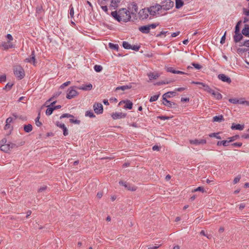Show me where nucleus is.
Segmentation results:
<instances>
[{"label":"nucleus","instance_id":"nucleus-1","mask_svg":"<svg viewBox=\"0 0 249 249\" xmlns=\"http://www.w3.org/2000/svg\"><path fill=\"white\" fill-rule=\"evenodd\" d=\"M110 16L119 22L121 21L127 22L131 19L130 12L126 8H121L118 10L112 11L110 13Z\"/></svg>","mask_w":249,"mask_h":249},{"label":"nucleus","instance_id":"nucleus-2","mask_svg":"<svg viewBox=\"0 0 249 249\" xmlns=\"http://www.w3.org/2000/svg\"><path fill=\"white\" fill-rule=\"evenodd\" d=\"M155 12L150 11L149 7H147L140 10L138 12V16L140 20H144L147 19L149 16L150 15L149 18L151 19L155 17Z\"/></svg>","mask_w":249,"mask_h":249},{"label":"nucleus","instance_id":"nucleus-3","mask_svg":"<svg viewBox=\"0 0 249 249\" xmlns=\"http://www.w3.org/2000/svg\"><path fill=\"white\" fill-rule=\"evenodd\" d=\"M160 6H158V9L160 8L165 11L171 9L174 5V2L171 0H164L161 3Z\"/></svg>","mask_w":249,"mask_h":249},{"label":"nucleus","instance_id":"nucleus-4","mask_svg":"<svg viewBox=\"0 0 249 249\" xmlns=\"http://www.w3.org/2000/svg\"><path fill=\"white\" fill-rule=\"evenodd\" d=\"M14 73L19 80L23 79L25 76L24 70L20 66H18L14 69Z\"/></svg>","mask_w":249,"mask_h":249},{"label":"nucleus","instance_id":"nucleus-5","mask_svg":"<svg viewBox=\"0 0 249 249\" xmlns=\"http://www.w3.org/2000/svg\"><path fill=\"white\" fill-rule=\"evenodd\" d=\"M77 86H72L68 89L66 95L67 99H71L78 95V92L75 90L76 89H77Z\"/></svg>","mask_w":249,"mask_h":249},{"label":"nucleus","instance_id":"nucleus-6","mask_svg":"<svg viewBox=\"0 0 249 249\" xmlns=\"http://www.w3.org/2000/svg\"><path fill=\"white\" fill-rule=\"evenodd\" d=\"M1 47H2L3 50H8L9 49L14 48L15 45L10 41H3L1 42V44L0 45V48Z\"/></svg>","mask_w":249,"mask_h":249},{"label":"nucleus","instance_id":"nucleus-7","mask_svg":"<svg viewBox=\"0 0 249 249\" xmlns=\"http://www.w3.org/2000/svg\"><path fill=\"white\" fill-rule=\"evenodd\" d=\"M7 142V139L5 138H3L0 141V149L5 153H9L10 151V148L6 146V143Z\"/></svg>","mask_w":249,"mask_h":249},{"label":"nucleus","instance_id":"nucleus-8","mask_svg":"<svg viewBox=\"0 0 249 249\" xmlns=\"http://www.w3.org/2000/svg\"><path fill=\"white\" fill-rule=\"evenodd\" d=\"M25 62L30 63L31 64H33L35 65V64L36 63V55L35 52L34 50L32 51L31 54L28 58H26L24 60Z\"/></svg>","mask_w":249,"mask_h":249},{"label":"nucleus","instance_id":"nucleus-9","mask_svg":"<svg viewBox=\"0 0 249 249\" xmlns=\"http://www.w3.org/2000/svg\"><path fill=\"white\" fill-rule=\"evenodd\" d=\"M119 184L124 186L125 188H126L129 191H135L136 190L137 188L136 186L134 185L131 186L130 184L123 180H120L119 181Z\"/></svg>","mask_w":249,"mask_h":249},{"label":"nucleus","instance_id":"nucleus-10","mask_svg":"<svg viewBox=\"0 0 249 249\" xmlns=\"http://www.w3.org/2000/svg\"><path fill=\"white\" fill-rule=\"evenodd\" d=\"M93 109L95 112L97 114H102L103 112V107L101 103H95L93 105Z\"/></svg>","mask_w":249,"mask_h":249},{"label":"nucleus","instance_id":"nucleus-11","mask_svg":"<svg viewBox=\"0 0 249 249\" xmlns=\"http://www.w3.org/2000/svg\"><path fill=\"white\" fill-rule=\"evenodd\" d=\"M243 36L242 32L241 33L240 32H234V35L233 36V41L235 43L239 42L243 39Z\"/></svg>","mask_w":249,"mask_h":249},{"label":"nucleus","instance_id":"nucleus-12","mask_svg":"<svg viewBox=\"0 0 249 249\" xmlns=\"http://www.w3.org/2000/svg\"><path fill=\"white\" fill-rule=\"evenodd\" d=\"M127 114L123 112H114L111 114V117L113 120H117L126 117Z\"/></svg>","mask_w":249,"mask_h":249},{"label":"nucleus","instance_id":"nucleus-13","mask_svg":"<svg viewBox=\"0 0 249 249\" xmlns=\"http://www.w3.org/2000/svg\"><path fill=\"white\" fill-rule=\"evenodd\" d=\"M128 9L131 10L130 15H136V13L138 12V7L137 3L135 2H132L130 6L128 7Z\"/></svg>","mask_w":249,"mask_h":249},{"label":"nucleus","instance_id":"nucleus-14","mask_svg":"<svg viewBox=\"0 0 249 249\" xmlns=\"http://www.w3.org/2000/svg\"><path fill=\"white\" fill-rule=\"evenodd\" d=\"M189 142L191 144L194 145H200V144H206L207 142V141L206 139H195V140H190L189 141Z\"/></svg>","mask_w":249,"mask_h":249},{"label":"nucleus","instance_id":"nucleus-15","mask_svg":"<svg viewBox=\"0 0 249 249\" xmlns=\"http://www.w3.org/2000/svg\"><path fill=\"white\" fill-rule=\"evenodd\" d=\"M218 78L222 81L226 82L228 84H230L231 82V80L230 77L225 75V74H218Z\"/></svg>","mask_w":249,"mask_h":249},{"label":"nucleus","instance_id":"nucleus-16","mask_svg":"<svg viewBox=\"0 0 249 249\" xmlns=\"http://www.w3.org/2000/svg\"><path fill=\"white\" fill-rule=\"evenodd\" d=\"M162 104L168 107L172 108L173 106L176 107L178 106L177 104L175 102H171L168 100L167 99H162Z\"/></svg>","mask_w":249,"mask_h":249},{"label":"nucleus","instance_id":"nucleus-17","mask_svg":"<svg viewBox=\"0 0 249 249\" xmlns=\"http://www.w3.org/2000/svg\"><path fill=\"white\" fill-rule=\"evenodd\" d=\"M121 2V0H111V3L109 6L110 9H116Z\"/></svg>","mask_w":249,"mask_h":249},{"label":"nucleus","instance_id":"nucleus-18","mask_svg":"<svg viewBox=\"0 0 249 249\" xmlns=\"http://www.w3.org/2000/svg\"><path fill=\"white\" fill-rule=\"evenodd\" d=\"M191 83L193 84L201 85L204 88V90L207 92L210 91V90L211 89L209 86L202 82L192 81Z\"/></svg>","mask_w":249,"mask_h":249},{"label":"nucleus","instance_id":"nucleus-19","mask_svg":"<svg viewBox=\"0 0 249 249\" xmlns=\"http://www.w3.org/2000/svg\"><path fill=\"white\" fill-rule=\"evenodd\" d=\"M92 89V85L90 83H89L87 85H83L81 86H79L77 87V89H81L83 90H90Z\"/></svg>","mask_w":249,"mask_h":249},{"label":"nucleus","instance_id":"nucleus-20","mask_svg":"<svg viewBox=\"0 0 249 249\" xmlns=\"http://www.w3.org/2000/svg\"><path fill=\"white\" fill-rule=\"evenodd\" d=\"M244 127L245 125L244 124H236L235 123H232L231 126V129L232 130H242L244 128Z\"/></svg>","mask_w":249,"mask_h":249},{"label":"nucleus","instance_id":"nucleus-21","mask_svg":"<svg viewBox=\"0 0 249 249\" xmlns=\"http://www.w3.org/2000/svg\"><path fill=\"white\" fill-rule=\"evenodd\" d=\"M139 30L143 34H148L150 32V29L148 25L140 26Z\"/></svg>","mask_w":249,"mask_h":249},{"label":"nucleus","instance_id":"nucleus-22","mask_svg":"<svg viewBox=\"0 0 249 249\" xmlns=\"http://www.w3.org/2000/svg\"><path fill=\"white\" fill-rule=\"evenodd\" d=\"M158 6H160V4L156 3L155 5L151 6L149 7L150 11H151L152 12L154 11L155 12V17L156 16L157 14V13L159 12V11H160L161 9L160 8L158 9ZM159 14V13H158V14Z\"/></svg>","mask_w":249,"mask_h":249},{"label":"nucleus","instance_id":"nucleus-23","mask_svg":"<svg viewBox=\"0 0 249 249\" xmlns=\"http://www.w3.org/2000/svg\"><path fill=\"white\" fill-rule=\"evenodd\" d=\"M176 92L175 91H168L163 94L162 99H167L176 96Z\"/></svg>","mask_w":249,"mask_h":249},{"label":"nucleus","instance_id":"nucleus-24","mask_svg":"<svg viewBox=\"0 0 249 249\" xmlns=\"http://www.w3.org/2000/svg\"><path fill=\"white\" fill-rule=\"evenodd\" d=\"M131 88H132V85H131V84L130 83L129 85H124V86L117 87L115 89V91H117L118 90H120V89H121L122 90H125L126 89H130Z\"/></svg>","mask_w":249,"mask_h":249},{"label":"nucleus","instance_id":"nucleus-25","mask_svg":"<svg viewBox=\"0 0 249 249\" xmlns=\"http://www.w3.org/2000/svg\"><path fill=\"white\" fill-rule=\"evenodd\" d=\"M125 105L124 107L125 109H131L133 107V103L129 100H125Z\"/></svg>","mask_w":249,"mask_h":249},{"label":"nucleus","instance_id":"nucleus-26","mask_svg":"<svg viewBox=\"0 0 249 249\" xmlns=\"http://www.w3.org/2000/svg\"><path fill=\"white\" fill-rule=\"evenodd\" d=\"M242 32L244 36L249 37V26L245 24L244 28L242 30Z\"/></svg>","mask_w":249,"mask_h":249},{"label":"nucleus","instance_id":"nucleus-27","mask_svg":"<svg viewBox=\"0 0 249 249\" xmlns=\"http://www.w3.org/2000/svg\"><path fill=\"white\" fill-rule=\"evenodd\" d=\"M173 82H174V80H171V79H169L168 80H162V81H159V82H157V83L154 84V85H157V86H160V85H163V84H170V83H172Z\"/></svg>","mask_w":249,"mask_h":249},{"label":"nucleus","instance_id":"nucleus-28","mask_svg":"<svg viewBox=\"0 0 249 249\" xmlns=\"http://www.w3.org/2000/svg\"><path fill=\"white\" fill-rule=\"evenodd\" d=\"M184 5V2L182 0H175L176 8L178 9Z\"/></svg>","mask_w":249,"mask_h":249},{"label":"nucleus","instance_id":"nucleus-29","mask_svg":"<svg viewBox=\"0 0 249 249\" xmlns=\"http://www.w3.org/2000/svg\"><path fill=\"white\" fill-rule=\"evenodd\" d=\"M24 131L26 133L30 132L33 129V126L31 124H25L23 126Z\"/></svg>","mask_w":249,"mask_h":249},{"label":"nucleus","instance_id":"nucleus-30","mask_svg":"<svg viewBox=\"0 0 249 249\" xmlns=\"http://www.w3.org/2000/svg\"><path fill=\"white\" fill-rule=\"evenodd\" d=\"M224 120L223 116L222 115L215 116L213 117V121L216 122H220Z\"/></svg>","mask_w":249,"mask_h":249},{"label":"nucleus","instance_id":"nucleus-31","mask_svg":"<svg viewBox=\"0 0 249 249\" xmlns=\"http://www.w3.org/2000/svg\"><path fill=\"white\" fill-rule=\"evenodd\" d=\"M148 76L149 77L150 80L156 79L160 75L158 73H155L154 72H150L148 74Z\"/></svg>","mask_w":249,"mask_h":249},{"label":"nucleus","instance_id":"nucleus-32","mask_svg":"<svg viewBox=\"0 0 249 249\" xmlns=\"http://www.w3.org/2000/svg\"><path fill=\"white\" fill-rule=\"evenodd\" d=\"M229 142L228 140H223L221 141H218L217 142V146L223 145L224 146H227L229 145Z\"/></svg>","mask_w":249,"mask_h":249},{"label":"nucleus","instance_id":"nucleus-33","mask_svg":"<svg viewBox=\"0 0 249 249\" xmlns=\"http://www.w3.org/2000/svg\"><path fill=\"white\" fill-rule=\"evenodd\" d=\"M108 47L112 50H116L117 51L119 50V45L117 44H114L112 43H109Z\"/></svg>","mask_w":249,"mask_h":249},{"label":"nucleus","instance_id":"nucleus-34","mask_svg":"<svg viewBox=\"0 0 249 249\" xmlns=\"http://www.w3.org/2000/svg\"><path fill=\"white\" fill-rule=\"evenodd\" d=\"M24 144V142H21L19 144H17L16 143H12V142H10V146H11V150L13 149H15V148H18V147L20 146H22L23 145V144Z\"/></svg>","mask_w":249,"mask_h":249},{"label":"nucleus","instance_id":"nucleus-35","mask_svg":"<svg viewBox=\"0 0 249 249\" xmlns=\"http://www.w3.org/2000/svg\"><path fill=\"white\" fill-rule=\"evenodd\" d=\"M40 117V112H39L38 113L37 117L35 119V123H36V124L37 126H40L42 124V123L39 121Z\"/></svg>","mask_w":249,"mask_h":249},{"label":"nucleus","instance_id":"nucleus-36","mask_svg":"<svg viewBox=\"0 0 249 249\" xmlns=\"http://www.w3.org/2000/svg\"><path fill=\"white\" fill-rule=\"evenodd\" d=\"M13 85L14 83L9 82L5 86V87L3 88V89L9 91L12 89Z\"/></svg>","mask_w":249,"mask_h":249},{"label":"nucleus","instance_id":"nucleus-37","mask_svg":"<svg viewBox=\"0 0 249 249\" xmlns=\"http://www.w3.org/2000/svg\"><path fill=\"white\" fill-rule=\"evenodd\" d=\"M44 12V10L41 5L37 6L36 7V14H41Z\"/></svg>","mask_w":249,"mask_h":249},{"label":"nucleus","instance_id":"nucleus-38","mask_svg":"<svg viewBox=\"0 0 249 249\" xmlns=\"http://www.w3.org/2000/svg\"><path fill=\"white\" fill-rule=\"evenodd\" d=\"M4 128L5 130H7L10 129L9 132L7 134V135H9L11 133V131L13 129V127L10 125V124H5Z\"/></svg>","mask_w":249,"mask_h":249},{"label":"nucleus","instance_id":"nucleus-39","mask_svg":"<svg viewBox=\"0 0 249 249\" xmlns=\"http://www.w3.org/2000/svg\"><path fill=\"white\" fill-rule=\"evenodd\" d=\"M47 109L46 110V114L48 116L51 115L53 111H54L53 107H50L48 106Z\"/></svg>","mask_w":249,"mask_h":249},{"label":"nucleus","instance_id":"nucleus-40","mask_svg":"<svg viewBox=\"0 0 249 249\" xmlns=\"http://www.w3.org/2000/svg\"><path fill=\"white\" fill-rule=\"evenodd\" d=\"M242 24V20L238 21L235 27L234 32H240V25Z\"/></svg>","mask_w":249,"mask_h":249},{"label":"nucleus","instance_id":"nucleus-41","mask_svg":"<svg viewBox=\"0 0 249 249\" xmlns=\"http://www.w3.org/2000/svg\"><path fill=\"white\" fill-rule=\"evenodd\" d=\"M122 45L125 49H130L131 48V45L127 41H123Z\"/></svg>","mask_w":249,"mask_h":249},{"label":"nucleus","instance_id":"nucleus-42","mask_svg":"<svg viewBox=\"0 0 249 249\" xmlns=\"http://www.w3.org/2000/svg\"><path fill=\"white\" fill-rule=\"evenodd\" d=\"M94 71L97 72H101L103 70V67L101 65H95L94 66Z\"/></svg>","mask_w":249,"mask_h":249},{"label":"nucleus","instance_id":"nucleus-43","mask_svg":"<svg viewBox=\"0 0 249 249\" xmlns=\"http://www.w3.org/2000/svg\"><path fill=\"white\" fill-rule=\"evenodd\" d=\"M85 115L86 116H89L90 118H94L95 117V115H94V113L91 110H89L86 111Z\"/></svg>","mask_w":249,"mask_h":249},{"label":"nucleus","instance_id":"nucleus-44","mask_svg":"<svg viewBox=\"0 0 249 249\" xmlns=\"http://www.w3.org/2000/svg\"><path fill=\"white\" fill-rule=\"evenodd\" d=\"M201 192L202 193H204L206 191H205L204 187H203L202 186H199L197 188H196V189H195L193 190H192V192Z\"/></svg>","mask_w":249,"mask_h":249},{"label":"nucleus","instance_id":"nucleus-45","mask_svg":"<svg viewBox=\"0 0 249 249\" xmlns=\"http://www.w3.org/2000/svg\"><path fill=\"white\" fill-rule=\"evenodd\" d=\"M160 95V93L157 94V95H155L153 96H151L149 99V102H153L157 101Z\"/></svg>","mask_w":249,"mask_h":249},{"label":"nucleus","instance_id":"nucleus-46","mask_svg":"<svg viewBox=\"0 0 249 249\" xmlns=\"http://www.w3.org/2000/svg\"><path fill=\"white\" fill-rule=\"evenodd\" d=\"M239 138V136L238 135H235L234 136H233L232 137L228 138V142H232L234 141L235 140H237Z\"/></svg>","mask_w":249,"mask_h":249},{"label":"nucleus","instance_id":"nucleus-47","mask_svg":"<svg viewBox=\"0 0 249 249\" xmlns=\"http://www.w3.org/2000/svg\"><path fill=\"white\" fill-rule=\"evenodd\" d=\"M217 100H221L222 98V95L221 93L218 92H215L214 94L213 95Z\"/></svg>","mask_w":249,"mask_h":249},{"label":"nucleus","instance_id":"nucleus-48","mask_svg":"<svg viewBox=\"0 0 249 249\" xmlns=\"http://www.w3.org/2000/svg\"><path fill=\"white\" fill-rule=\"evenodd\" d=\"M249 50V49L247 48H239L237 49V53H242L245 52H247Z\"/></svg>","mask_w":249,"mask_h":249},{"label":"nucleus","instance_id":"nucleus-49","mask_svg":"<svg viewBox=\"0 0 249 249\" xmlns=\"http://www.w3.org/2000/svg\"><path fill=\"white\" fill-rule=\"evenodd\" d=\"M64 118H73L74 116L72 115H71L69 113H64V114H63L60 117V119Z\"/></svg>","mask_w":249,"mask_h":249},{"label":"nucleus","instance_id":"nucleus-50","mask_svg":"<svg viewBox=\"0 0 249 249\" xmlns=\"http://www.w3.org/2000/svg\"><path fill=\"white\" fill-rule=\"evenodd\" d=\"M229 101L232 104H237L239 102V99L237 98H231L229 99Z\"/></svg>","mask_w":249,"mask_h":249},{"label":"nucleus","instance_id":"nucleus-51","mask_svg":"<svg viewBox=\"0 0 249 249\" xmlns=\"http://www.w3.org/2000/svg\"><path fill=\"white\" fill-rule=\"evenodd\" d=\"M192 65L194 67V68L197 70H200L202 68V66L199 64L196 63L195 62L192 63Z\"/></svg>","mask_w":249,"mask_h":249},{"label":"nucleus","instance_id":"nucleus-52","mask_svg":"<svg viewBox=\"0 0 249 249\" xmlns=\"http://www.w3.org/2000/svg\"><path fill=\"white\" fill-rule=\"evenodd\" d=\"M70 122L71 123L79 124H80L81 121H80V120H79L77 119H73L72 118H71L70 119Z\"/></svg>","mask_w":249,"mask_h":249},{"label":"nucleus","instance_id":"nucleus-53","mask_svg":"<svg viewBox=\"0 0 249 249\" xmlns=\"http://www.w3.org/2000/svg\"><path fill=\"white\" fill-rule=\"evenodd\" d=\"M159 25V23H152V24L148 25L150 29H155Z\"/></svg>","mask_w":249,"mask_h":249},{"label":"nucleus","instance_id":"nucleus-54","mask_svg":"<svg viewBox=\"0 0 249 249\" xmlns=\"http://www.w3.org/2000/svg\"><path fill=\"white\" fill-rule=\"evenodd\" d=\"M74 9L73 7L71 5L70 7V15L71 18H73L74 17Z\"/></svg>","mask_w":249,"mask_h":249},{"label":"nucleus","instance_id":"nucleus-55","mask_svg":"<svg viewBox=\"0 0 249 249\" xmlns=\"http://www.w3.org/2000/svg\"><path fill=\"white\" fill-rule=\"evenodd\" d=\"M141 46L140 45H131V48L130 49L134 50L135 51H138L140 48Z\"/></svg>","mask_w":249,"mask_h":249},{"label":"nucleus","instance_id":"nucleus-56","mask_svg":"<svg viewBox=\"0 0 249 249\" xmlns=\"http://www.w3.org/2000/svg\"><path fill=\"white\" fill-rule=\"evenodd\" d=\"M101 8L107 14H109L108 11V8L107 5H101Z\"/></svg>","mask_w":249,"mask_h":249},{"label":"nucleus","instance_id":"nucleus-57","mask_svg":"<svg viewBox=\"0 0 249 249\" xmlns=\"http://www.w3.org/2000/svg\"><path fill=\"white\" fill-rule=\"evenodd\" d=\"M157 118L161 120H165L170 119V117L167 116H159L157 117Z\"/></svg>","mask_w":249,"mask_h":249},{"label":"nucleus","instance_id":"nucleus-58","mask_svg":"<svg viewBox=\"0 0 249 249\" xmlns=\"http://www.w3.org/2000/svg\"><path fill=\"white\" fill-rule=\"evenodd\" d=\"M175 71L176 70L173 67H167L166 68V71L167 72H171L174 74L175 73Z\"/></svg>","mask_w":249,"mask_h":249},{"label":"nucleus","instance_id":"nucleus-59","mask_svg":"<svg viewBox=\"0 0 249 249\" xmlns=\"http://www.w3.org/2000/svg\"><path fill=\"white\" fill-rule=\"evenodd\" d=\"M226 36V32H225L224 35L222 36V37L221 38L220 42L221 44H223L225 42Z\"/></svg>","mask_w":249,"mask_h":249},{"label":"nucleus","instance_id":"nucleus-60","mask_svg":"<svg viewBox=\"0 0 249 249\" xmlns=\"http://www.w3.org/2000/svg\"><path fill=\"white\" fill-rule=\"evenodd\" d=\"M167 33L169 34L168 31H161L159 34H158L156 35V37H161V36H162V35L165 36L166 34Z\"/></svg>","mask_w":249,"mask_h":249},{"label":"nucleus","instance_id":"nucleus-61","mask_svg":"<svg viewBox=\"0 0 249 249\" xmlns=\"http://www.w3.org/2000/svg\"><path fill=\"white\" fill-rule=\"evenodd\" d=\"M161 245V244H156V246H152L150 245L148 247V249H157L159 248Z\"/></svg>","mask_w":249,"mask_h":249},{"label":"nucleus","instance_id":"nucleus-62","mask_svg":"<svg viewBox=\"0 0 249 249\" xmlns=\"http://www.w3.org/2000/svg\"><path fill=\"white\" fill-rule=\"evenodd\" d=\"M6 80V76L5 74H3L0 76V82L3 83L5 82Z\"/></svg>","mask_w":249,"mask_h":249},{"label":"nucleus","instance_id":"nucleus-63","mask_svg":"<svg viewBox=\"0 0 249 249\" xmlns=\"http://www.w3.org/2000/svg\"><path fill=\"white\" fill-rule=\"evenodd\" d=\"M232 146L237 147H240L242 145V142H234L231 144Z\"/></svg>","mask_w":249,"mask_h":249},{"label":"nucleus","instance_id":"nucleus-64","mask_svg":"<svg viewBox=\"0 0 249 249\" xmlns=\"http://www.w3.org/2000/svg\"><path fill=\"white\" fill-rule=\"evenodd\" d=\"M47 188V186L45 185V186H43L42 187H41L40 188L38 189L37 192L38 193H40V192H42L44 191H45Z\"/></svg>","mask_w":249,"mask_h":249}]
</instances>
